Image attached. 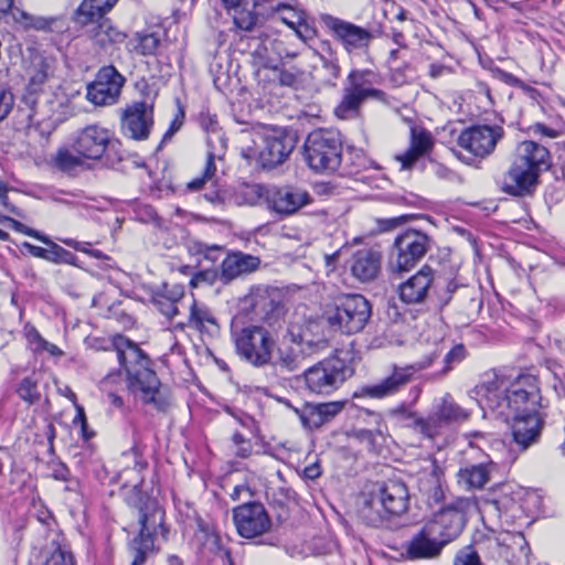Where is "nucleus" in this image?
<instances>
[{
	"mask_svg": "<svg viewBox=\"0 0 565 565\" xmlns=\"http://www.w3.org/2000/svg\"><path fill=\"white\" fill-rule=\"evenodd\" d=\"M134 459V468H127L119 473V480L124 479L122 494L126 503L131 508L137 518L139 533L129 544L132 555L130 565H142L149 555L156 552V540L159 535L167 540L168 530L164 525V510L157 499L143 493L140 489L142 479L140 470L143 465L137 461L135 452L128 455Z\"/></svg>",
	"mask_w": 565,
	"mask_h": 565,
	"instance_id": "nucleus-1",
	"label": "nucleus"
},
{
	"mask_svg": "<svg viewBox=\"0 0 565 565\" xmlns=\"http://www.w3.org/2000/svg\"><path fill=\"white\" fill-rule=\"evenodd\" d=\"M108 382L124 383L145 404L161 407L157 399L160 381L151 369L150 358L138 343L119 333L113 335L108 345Z\"/></svg>",
	"mask_w": 565,
	"mask_h": 565,
	"instance_id": "nucleus-2",
	"label": "nucleus"
},
{
	"mask_svg": "<svg viewBox=\"0 0 565 565\" xmlns=\"http://www.w3.org/2000/svg\"><path fill=\"white\" fill-rule=\"evenodd\" d=\"M480 404L505 422L511 415L537 413L542 407L539 380L532 374H521L513 381L493 376L477 386Z\"/></svg>",
	"mask_w": 565,
	"mask_h": 565,
	"instance_id": "nucleus-3",
	"label": "nucleus"
},
{
	"mask_svg": "<svg viewBox=\"0 0 565 565\" xmlns=\"http://www.w3.org/2000/svg\"><path fill=\"white\" fill-rule=\"evenodd\" d=\"M379 74L371 70H353L347 78L343 95L333 113L339 119L349 120L360 116L361 106L367 99L387 103V95L375 85L380 84Z\"/></svg>",
	"mask_w": 565,
	"mask_h": 565,
	"instance_id": "nucleus-4",
	"label": "nucleus"
},
{
	"mask_svg": "<svg viewBox=\"0 0 565 565\" xmlns=\"http://www.w3.org/2000/svg\"><path fill=\"white\" fill-rule=\"evenodd\" d=\"M231 339L241 360L255 367H263L270 363L276 342L271 332L265 327L239 326L235 320L231 326Z\"/></svg>",
	"mask_w": 565,
	"mask_h": 565,
	"instance_id": "nucleus-5",
	"label": "nucleus"
},
{
	"mask_svg": "<svg viewBox=\"0 0 565 565\" xmlns=\"http://www.w3.org/2000/svg\"><path fill=\"white\" fill-rule=\"evenodd\" d=\"M308 167L320 173L334 172L342 164V140L339 132L328 129L311 131L302 146Z\"/></svg>",
	"mask_w": 565,
	"mask_h": 565,
	"instance_id": "nucleus-6",
	"label": "nucleus"
},
{
	"mask_svg": "<svg viewBox=\"0 0 565 565\" xmlns=\"http://www.w3.org/2000/svg\"><path fill=\"white\" fill-rule=\"evenodd\" d=\"M371 313L372 306L364 296L343 294L334 298L324 317L332 329L344 334H355L365 328Z\"/></svg>",
	"mask_w": 565,
	"mask_h": 565,
	"instance_id": "nucleus-7",
	"label": "nucleus"
},
{
	"mask_svg": "<svg viewBox=\"0 0 565 565\" xmlns=\"http://www.w3.org/2000/svg\"><path fill=\"white\" fill-rule=\"evenodd\" d=\"M443 351L444 345L437 344L433 352L413 364L406 366L394 365L392 372L377 383L362 386L361 395L382 399L397 394L412 382L416 372L430 367Z\"/></svg>",
	"mask_w": 565,
	"mask_h": 565,
	"instance_id": "nucleus-8",
	"label": "nucleus"
},
{
	"mask_svg": "<svg viewBox=\"0 0 565 565\" xmlns=\"http://www.w3.org/2000/svg\"><path fill=\"white\" fill-rule=\"evenodd\" d=\"M431 238L424 232L408 228L394 239V247L390 259V270L401 274L411 270L427 254Z\"/></svg>",
	"mask_w": 565,
	"mask_h": 565,
	"instance_id": "nucleus-9",
	"label": "nucleus"
},
{
	"mask_svg": "<svg viewBox=\"0 0 565 565\" xmlns=\"http://www.w3.org/2000/svg\"><path fill=\"white\" fill-rule=\"evenodd\" d=\"M344 360L331 356L309 367L303 373L306 387L315 394H331L351 376Z\"/></svg>",
	"mask_w": 565,
	"mask_h": 565,
	"instance_id": "nucleus-10",
	"label": "nucleus"
},
{
	"mask_svg": "<svg viewBox=\"0 0 565 565\" xmlns=\"http://www.w3.org/2000/svg\"><path fill=\"white\" fill-rule=\"evenodd\" d=\"M467 507V500L457 499L455 502L435 512L422 527L445 547L457 539L463 530Z\"/></svg>",
	"mask_w": 565,
	"mask_h": 565,
	"instance_id": "nucleus-11",
	"label": "nucleus"
},
{
	"mask_svg": "<svg viewBox=\"0 0 565 565\" xmlns=\"http://www.w3.org/2000/svg\"><path fill=\"white\" fill-rule=\"evenodd\" d=\"M504 137V129L499 125H472L465 128L458 139V146L479 159L491 156Z\"/></svg>",
	"mask_w": 565,
	"mask_h": 565,
	"instance_id": "nucleus-12",
	"label": "nucleus"
},
{
	"mask_svg": "<svg viewBox=\"0 0 565 565\" xmlns=\"http://www.w3.org/2000/svg\"><path fill=\"white\" fill-rule=\"evenodd\" d=\"M233 521L239 536L253 540L267 534L273 526L271 518L260 502H247L233 509Z\"/></svg>",
	"mask_w": 565,
	"mask_h": 565,
	"instance_id": "nucleus-13",
	"label": "nucleus"
},
{
	"mask_svg": "<svg viewBox=\"0 0 565 565\" xmlns=\"http://www.w3.org/2000/svg\"><path fill=\"white\" fill-rule=\"evenodd\" d=\"M257 161L264 169H273L285 162L296 146V138L284 129H273L259 136Z\"/></svg>",
	"mask_w": 565,
	"mask_h": 565,
	"instance_id": "nucleus-14",
	"label": "nucleus"
},
{
	"mask_svg": "<svg viewBox=\"0 0 565 565\" xmlns=\"http://www.w3.org/2000/svg\"><path fill=\"white\" fill-rule=\"evenodd\" d=\"M322 21L348 53L366 50L373 40V34L367 29L352 22L329 14L323 15Z\"/></svg>",
	"mask_w": 565,
	"mask_h": 565,
	"instance_id": "nucleus-15",
	"label": "nucleus"
},
{
	"mask_svg": "<svg viewBox=\"0 0 565 565\" xmlns=\"http://www.w3.org/2000/svg\"><path fill=\"white\" fill-rule=\"evenodd\" d=\"M244 309L268 324H274L282 313V306L275 291L267 287H255L242 300Z\"/></svg>",
	"mask_w": 565,
	"mask_h": 565,
	"instance_id": "nucleus-16",
	"label": "nucleus"
},
{
	"mask_svg": "<svg viewBox=\"0 0 565 565\" xmlns=\"http://www.w3.org/2000/svg\"><path fill=\"white\" fill-rule=\"evenodd\" d=\"M435 270L425 265L398 286V297L409 306L425 305L435 290Z\"/></svg>",
	"mask_w": 565,
	"mask_h": 565,
	"instance_id": "nucleus-17",
	"label": "nucleus"
},
{
	"mask_svg": "<svg viewBox=\"0 0 565 565\" xmlns=\"http://www.w3.org/2000/svg\"><path fill=\"white\" fill-rule=\"evenodd\" d=\"M310 202V194L296 186H271L267 191V207L281 216L292 215Z\"/></svg>",
	"mask_w": 565,
	"mask_h": 565,
	"instance_id": "nucleus-18",
	"label": "nucleus"
},
{
	"mask_svg": "<svg viewBox=\"0 0 565 565\" xmlns=\"http://www.w3.org/2000/svg\"><path fill=\"white\" fill-rule=\"evenodd\" d=\"M510 420L512 440L521 451L539 443L544 427L540 412L511 415Z\"/></svg>",
	"mask_w": 565,
	"mask_h": 565,
	"instance_id": "nucleus-19",
	"label": "nucleus"
},
{
	"mask_svg": "<svg viewBox=\"0 0 565 565\" xmlns=\"http://www.w3.org/2000/svg\"><path fill=\"white\" fill-rule=\"evenodd\" d=\"M153 126V111L146 103H135L121 116L122 132L134 140H147Z\"/></svg>",
	"mask_w": 565,
	"mask_h": 565,
	"instance_id": "nucleus-20",
	"label": "nucleus"
},
{
	"mask_svg": "<svg viewBox=\"0 0 565 565\" xmlns=\"http://www.w3.org/2000/svg\"><path fill=\"white\" fill-rule=\"evenodd\" d=\"M469 415V412L458 405L450 394L443 396L428 415L435 439L450 425L466 420Z\"/></svg>",
	"mask_w": 565,
	"mask_h": 565,
	"instance_id": "nucleus-21",
	"label": "nucleus"
},
{
	"mask_svg": "<svg viewBox=\"0 0 565 565\" xmlns=\"http://www.w3.org/2000/svg\"><path fill=\"white\" fill-rule=\"evenodd\" d=\"M539 175L540 172L512 161L510 169L503 177L501 189L514 196L531 194L537 184Z\"/></svg>",
	"mask_w": 565,
	"mask_h": 565,
	"instance_id": "nucleus-22",
	"label": "nucleus"
},
{
	"mask_svg": "<svg viewBox=\"0 0 565 565\" xmlns=\"http://www.w3.org/2000/svg\"><path fill=\"white\" fill-rule=\"evenodd\" d=\"M55 68V57L41 53L32 54L25 67V76L28 78L26 90L30 94L43 92L47 81L54 76Z\"/></svg>",
	"mask_w": 565,
	"mask_h": 565,
	"instance_id": "nucleus-23",
	"label": "nucleus"
},
{
	"mask_svg": "<svg viewBox=\"0 0 565 565\" xmlns=\"http://www.w3.org/2000/svg\"><path fill=\"white\" fill-rule=\"evenodd\" d=\"M73 149L86 159H102L106 152V128L100 125L85 127L74 140Z\"/></svg>",
	"mask_w": 565,
	"mask_h": 565,
	"instance_id": "nucleus-24",
	"label": "nucleus"
},
{
	"mask_svg": "<svg viewBox=\"0 0 565 565\" xmlns=\"http://www.w3.org/2000/svg\"><path fill=\"white\" fill-rule=\"evenodd\" d=\"M381 253L371 248L356 250L349 265L351 275L363 284L375 280L381 271Z\"/></svg>",
	"mask_w": 565,
	"mask_h": 565,
	"instance_id": "nucleus-25",
	"label": "nucleus"
},
{
	"mask_svg": "<svg viewBox=\"0 0 565 565\" xmlns=\"http://www.w3.org/2000/svg\"><path fill=\"white\" fill-rule=\"evenodd\" d=\"M271 0H222L225 8L232 11L234 24L243 31H252L257 22L258 15L268 11H256L257 8L269 3Z\"/></svg>",
	"mask_w": 565,
	"mask_h": 565,
	"instance_id": "nucleus-26",
	"label": "nucleus"
},
{
	"mask_svg": "<svg viewBox=\"0 0 565 565\" xmlns=\"http://www.w3.org/2000/svg\"><path fill=\"white\" fill-rule=\"evenodd\" d=\"M384 509L388 514L399 516L408 509L409 494L407 487L399 481L385 482L376 492Z\"/></svg>",
	"mask_w": 565,
	"mask_h": 565,
	"instance_id": "nucleus-27",
	"label": "nucleus"
},
{
	"mask_svg": "<svg viewBox=\"0 0 565 565\" xmlns=\"http://www.w3.org/2000/svg\"><path fill=\"white\" fill-rule=\"evenodd\" d=\"M433 146L434 141L430 132L412 127L409 147L403 153L396 154L395 160L401 163V170H411L422 157L433 149Z\"/></svg>",
	"mask_w": 565,
	"mask_h": 565,
	"instance_id": "nucleus-28",
	"label": "nucleus"
},
{
	"mask_svg": "<svg viewBox=\"0 0 565 565\" xmlns=\"http://www.w3.org/2000/svg\"><path fill=\"white\" fill-rule=\"evenodd\" d=\"M513 161L541 173L551 167V154L545 146L524 140L518 145Z\"/></svg>",
	"mask_w": 565,
	"mask_h": 565,
	"instance_id": "nucleus-29",
	"label": "nucleus"
},
{
	"mask_svg": "<svg viewBox=\"0 0 565 565\" xmlns=\"http://www.w3.org/2000/svg\"><path fill=\"white\" fill-rule=\"evenodd\" d=\"M260 259L256 256L235 252L228 254L221 264L220 278L227 284L239 276L250 274L258 269Z\"/></svg>",
	"mask_w": 565,
	"mask_h": 565,
	"instance_id": "nucleus-30",
	"label": "nucleus"
},
{
	"mask_svg": "<svg viewBox=\"0 0 565 565\" xmlns=\"http://www.w3.org/2000/svg\"><path fill=\"white\" fill-rule=\"evenodd\" d=\"M443 548L444 546L423 527L405 544L406 556L412 561L436 558Z\"/></svg>",
	"mask_w": 565,
	"mask_h": 565,
	"instance_id": "nucleus-31",
	"label": "nucleus"
},
{
	"mask_svg": "<svg viewBox=\"0 0 565 565\" xmlns=\"http://www.w3.org/2000/svg\"><path fill=\"white\" fill-rule=\"evenodd\" d=\"M106 0H84L75 11L76 23L89 28V32L97 36L105 23Z\"/></svg>",
	"mask_w": 565,
	"mask_h": 565,
	"instance_id": "nucleus-32",
	"label": "nucleus"
},
{
	"mask_svg": "<svg viewBox=\"0 0 565 565\" xmlns=\"http://www.w3.org/2000/svg\"><path fill=\"white\" fill-rule=\"evenodd\" d=\"M306 356L305 343L292 334L290 343H282L279 347L276 365L285 371L294 372L300 367Z\"/></svg>",
	"mask_w": 565,
	"mask_h": 565,
	"instance_id": "nucleus-33",
	"label": "nucleus"
},
{
	"mask_svg": "<svg viewBox=\"0 0 565 565\" xmlns=\"http://www.w3.org/2000/svg\"><path fill=\"white\" fill-rule=\"evenodd\" d=\"M379 501L376 492L371 493L370 498L365 499L359 510L360 520L369 526L382 527L388 526L392 516L382 509V503Z\"/></svg>",
	"mask_w": 565,
	"mask_h": 565,
	"instance_id": "nucleus-34",
	"label": "nucleus"
},
{
	"mask_svg": "<svg viewBox=\"0 0 565 565\" xmlns=\"http://www.w3.org/2000/svg\"><path fill=\"white\" fill-rule=\"evenodd\" d=\"M491 463L471 465L461 468L458 472V482L468 490H480L490 480Z\"/></svg>",
	"mask_w": 565,
	"mask_h": 565,
	"instance_id": "nucleus-35",
	"label": "nucleus"
},
{
	"mask_svg": "<svg viewBox=\"0 0 565 565\" xmlns=\"http://www.w3.org/2000/svg\"><path fill=\"white\" fill-rule=\"evenodd\" d=\"M419 490L427 497L429 504L440 503L445 499L443 472L435 462L427 477L420 480Z\"/></svg>",
	"mask_w": 565,
	"mask_h": 565,
	"instance_id": "nucleus-36",
	"label": "nucleus"
},
{
	"mask_svg": "<svg viewBox=\"0 0 565 565\" xmlns=\"http://www.w3.org/2000/svg\"><path fill=\"white\" fill-rule=\"evenodd\" d=\"M207 326L217 327L216 319L210 308L196 300H192L190 306V315L185 323H179L178 327L183 329L189 327L198 331H203Z\"/></svg>",
	"mask_w": 565,
	"mask_h": 565,
	"instance_id": "nucleus-37",
	"label": "nucleus"
},
{
	"mask_svg": "<svg viewBox=\"0 0 565 565\" xmlns=\"http://www.w3.org/2000/svg\"><path fill=\"white\" fill-rule=\"evenodd\" d=\"M342 163L349 174H358L372 166V161L365 156L363 150L349 147L344 156H342Z\"/></svg>",
	"mask_w": 565,
	"mask_h": 565,
	"instance_id": "nucleus-38",
	"label": "nucleus"
},
{
	"mask_svg": "<svg viewBox=\"0 0 565 565\" xmlns=\"http://www.w3.org/2000/svg\"><path fill=\"white\" fill-rule=\"evenodd\" d=\"M84 156L68 148H61L56 151L53 162L54 166L63 172H73L84 164Z\"/></svg>",
	"mask_w": 565,
	"mask_h": 565,
	"instance_id": "nucleus-39",
	"label": "nucleus"
},
{
	"mask_svg": "<svg viewBox=\"0 0 565 565\" xmlns=\"http://www.w3.org/2000/svg\"><path fill=\"white\" fill-rule=\"evenodd\" d=\"M518 505V500L513 495L512 492H502L497 498L488 501L484 504V510L488 513L495 514L498 518L502 515H508L512 512Z\"/></svg>",
	"mask_w": 565,
	"mask_h": 565,
	"instance_id": "nucleus-40",
	"label": "nucleus"
},
{
	"mask_svg": "<svg viewBox=\"0 0 565 565\" xmlns=\"http://www.w3.org/2000/svg\"><path fill=\"white\" fill-rule=\"evenodd\" d=\"M295 413L302 426L310 430L318 429L328 423L316 404L307 403L301 408H295Z\"/></svg>",
	"mask_w": 565,
	"mask_h": 565,
	"instance_id": "nucleus-41",
	"label": "nucleus"
},
{
	"mask_svg": "<svg viewBox=\"0 0 565 565\" xmlns=\"http://www.w3.org/2000/svg\"><path fill=\"white\" fill-rule=\"evenodd\" d=\"M200 126L206 132L207 137H211L214 140V145L218 146L221 150H225L226 148V139L223 136V132L218 126L216 120V116L201 113L200 114Z\"/></svg>",
	"mask_w": 565,
	"mask_h": 565,
	"instance_id": "nucleus-42",
	"label": "nucleus"
},
{
	"mask_svg": "<svg viewBox=\"0 0 565 565\" xmlns=\"http://www.w3.org/2000/svg\"><path fill=\"white\" fill-rule=\"evenodd\" d=\"M105 79V67H102L97 74V78L87 85L86 99L95 106H104L106 104Z\"/></svg>",
	"mask_w": 565,
	"mask_h": 565,
	"instance_id": "nucleus-43",
	"label": "nucleus"
},
{
	"mask_svg": "<svg viewBox=\"0 0 565 565\" xmlns=\"http://www.w3.org/2000/svg\"><path fill=\"white\" fill-rule=\"evenodd\" d=\"M223 247L220 245H207L200 241H191L188 244V250L191 255L199 257L198 262L202 259L214 264L221 256Z\"/></svg>",
	"mask_w": 565,
	"mask_h": 565,
	"instance_id": "nucleus-44",
	"label": "nucleus"
},
{
	"mask_svg": "<svg viewBox=\"0 0 565 565\" xmlns=\"http://www.w3.org/2000/svg\"><path fill=\"white\" fill-rule=\"evenodd\" d=\"M269 188H266L262 184H248L241 189L237 194V200L239 204H246L249 206L257 205L262 199H265L267 202V191Z\"/></svg>",
	"mask_w": 565,
	"mask_h": 565,
	"instance_id": "nucleus-45",
	"label": "nucleus"
},
{
	"mask_svg": "<svg viewBox=\"0 0 565 565\" xmlns=\"http://www.w3.org/2000/svg\"><path fill=\"white\" fill-rule=\"evenodd\" d=\"M18 395L29 404L40 401L41 394L38 387V380L34 376L24 377L17 387Z\"/></svg>",
	"mask_w": 565,
	"mask_h": 565,
	"instance_id": "nucleus-46",
	"label": "nucleus"
},
{
	"mask_svg": "<svg viewBox=\"0 0 565 565\" xmlns=\"http://www.w3.org/2000/svg\"><path fill=\"white\" fill-rule=\"evenodd\" d=\"M270 11L279 17V19L291 29L300 25L302 17L290 4L277 3L270 7Z\"/></svg>",
	"mask_w": 565,
	"mask_h": 565,
	"instance_id": "nucleus-47",
	"label": "nucleus"
},
{
	"mask_svg": "<svg viewBox=\"0 0 565 565\" xmlns=\"http://www.w3.org/2000/svg\"><path fill=\"white\" fill-rule=\"evenodd\" d=\"M404 426L428 440H435L428 416L424 417L415 413L414 417H409L407 420H404Z\"/></svg>",
	"mask_w": 565,
	"mask_h": 565,
	"instance_id": "nucleus-48",
	"label": "nucleus"
},
{
	"mask_svg": "<svg viewBox=\"0 0 565 565\" xmlns=\"http://www.w3.org/2000/svg\"><path fill=\"white\" fill-rule=\"evenodd\" d=\"M125 83V76L115 66L108 65V104H114L118 100Z\"/></svg>",
	"mask_w": 565,
	"mask_h": 565,
	"instance_id": "nucleus-49",
	"label": "nucleus"
},
{
	"mask_svg": "<svg viewBox=\"0 0 565 565\" xmlns=\"http://www.w3.org/2000/svg\"><path fill=\"white\" fill-rule=\"evenodd\" d=\"M136 44L134 45V50L140 55H153L160 44L159 38L153 34H137Z\"/></svg>",
	"mask_w": 565,
	"mask_h": 565,
	"instance_id": "nucleus-50",
	"label": "nucleus"
},
{
	"mask_svg": "<svg viewBox=\"0 0 565 565\" xmlns=\"http://www.w3.org/2000/svg\"><path fill=\"white\" fill-rule=\"evenodd\" d=\"M467 356V350L463 344H456L444 356V367L440 371L441 375L447 374L455 366L460 364Z\"/></svg>",
	"mask_w": 565,
	"mask_h": 565,
	"instance_id": "nucleus-51",
	"label": "nucleus"
},
{
	"mask_svg": "<svg viewBox=\"0 0 565 565\" xmlns=\"http://www.w3.org/2000/svg\"><path fill=\"white\" fill-rule=\"evenodd\" d=\"M206 145L209 150L202 174L212 180L216 172L215 159H221L224 150H221L218 146L214 145V140L211 137L207 138Z\"/></svg>",
	"mask_w": 565,
	"mask_h": 565,
	"instance_id": "nucleus-52",
	"label": "nucleus"
},
{
	"mask_svg": "<svg viewBox=\"0 0 565 565\" xmlns=\"http://www.w3.org/2000/svg\"><path fill=\"white\" fill-rule=\"evenodd\" d=\"M454 565H484L481 562L479 553L475 550L472 545L465 546L460 548L455 557Z\"/></svg>",
	"mask_w": 565,
	"mask_h": 565,
	"instance_id": "nucleus-53",
	"label": "nucleus"
},
{
	"mask_svg": "<svg viewBox=\"0 0 565 565\" xmlns=\"http://www.w3.org/2000/svg\"><path fill=\"white\" fill-rule=\"evenodd\" d=\"M356 438L366 444L370 449H375L385 439V431L377 427L375 430L372 429H360L356 431Z\"/></svg>",
	"mask_w": 565,
	"mask_h": 565,
	"instance_id": "nucleus-54",
	"label": "nucleus"
},
{
	"mask_svg": "<svg viewBox=\"0 0 565 565\" xmlns=\"http://www.w3.org/2000/svg\"><path fill=\"white\" fill-rule=\"evenodd\" d=\"M234 446V455L238 458H248L253 452V444L242 433L234 431L231 438Z\"/></svg>",
	"mask_w": 565,
	"mask_h": 565,
	"instance_id": "nucleus-55",
	"label": "nucleus"
},
{
	"mask_svg": "<svg viewBox=\"0 0 565 565\" xmlns=\"http://www.w3.org/2000/svg\"><path fill=\"white\" fill-rule=\"evenodd\" d=\"M0 222H8L14 231L34 237L44 244L49 245L52 243L46 236L10 216L0 215Z\"/></svg>",
	"mask_w": 565,
	"mask_h": 565,
	"instance_id": "nucleus-56",
	"label": "nucleus"
},
{
	"mask_svg": "<svg viewBox=\"0 0 565 565\" xmlns=\"http://www.w3.org/2000/svg\"><path fill=\"white\" fill-rule=\"evenodd\" d=\"M153 306L168 319H173L179 315V308L168 299L166 294H156L152 297Z\"/></svg>",
	"mask_w": 565,
	"mask_h": 565,
	"instance_id": "nucleus-57",
	"label": "nucleus"
},
{
	"mask_svg": "<svg viewBox=\"0 0 565 565\" xmlns=\"http://www.w3.org/2000/svg\"><path fill=\"white\" fill-rule=\"evenodd\" d=\"M9 14L15 22L29 24L30 15L25 11L14 7L13 0H0V20Z\"/></svg>",
	"mask_w": 565,
	"mask_h": 565,
	"instance_id": "nucleus-58",
	"label": "nucleus"
},
{
	"mask_svg": "<svg viewBox=\"0 0 565 565\" xmlns=\"http://www.w3.org/2000/svg\"><path fill=\"white\" fill-rule=\"evenodd\" d=\"M44 565H75L73 555L63 551L60 546H55L49 553Z\"/></svg>",
	"mask_w": 565,
	"mask_h": 565,
	"instance_id": "nucleus-59",
	"label": "nucleus"
},
{
	"mask_svg": "<svg viewBox=\"0 0 565 565\" xmlns=\"http://www.w3.org/2000/svg\"><path fill=\"white\" fill-rule=\"evenodd\" d=\"M185 119V114L183 107L178 102V111L174 115L173 119L170 122L168 130L164 132L161 145L169 141L183 126Z\"/></svg>",
	"mask_w": 565,
	"mask_h": 565,
	"instance_id": "nucleus-60",
	"label": "nucleus"
},
{
	"mask_svg": "<svg viewBox=\"0 0 565 565\" xmlns=\"http://www.w3.org/2000/svg\"><path fill=\"white\" fill-rule=\"evenodd\" d=\"M24 335L35 352H43V345H45V339L40 334L35 327L25 324L23 328Z\"/></svg>",
	"mask_w": 565,
	"mask_h": 565,
	"instance_id": "nucleus-61",
	"label": "nucleus"
},
{
	"mask_svg": "<svg viewBox=\"0 0 565 565\" xmlns=\"http://www.w3.org/2000/svg\"><path fill=\"white\" fill-rule=\"evenodd\" d=\"M14 105V96L9 88L0 85V122L11 113Z\"/></svg>",
	"mask_w": 565,
	"mask_h": 565,
	"instance_id": "nucleus-62",
	"label": "nucleus"
},
{
	"mask_svg": "<svg viewBox=\"0 0 565 565\" xmlns=\"http://www.w3.org/2000/svg\"><path fill=\"white\" fill-rule=\"evenodd\" d=\"M217 275L218 274L215 269H204V270L196 271L192 276V278L190 280V285L193 288H196L202 284L212 285L216 280Z\"/></svg>",
	"mask_w": 565,
	"mask_h": 565,
	"instance_id": "nucleus-63",
	"label": "nucleus"
},
{
	"mask_svg": "<svg viewBox=\"0 0 565 565\" xmlns=\"http://www.w3.org/2000/svg\"><path fill=\"white\" fill-rule=\"evenodd\" d=\"M321 412L322 417L328 420H332L344 407V402H329L316 404Z\"/></svg>",
	"mask_w": 565,
	"mask_h": 565,
	"instance_id": "nucleus-64",
	"label": "nucleus"
}]
</instances>
